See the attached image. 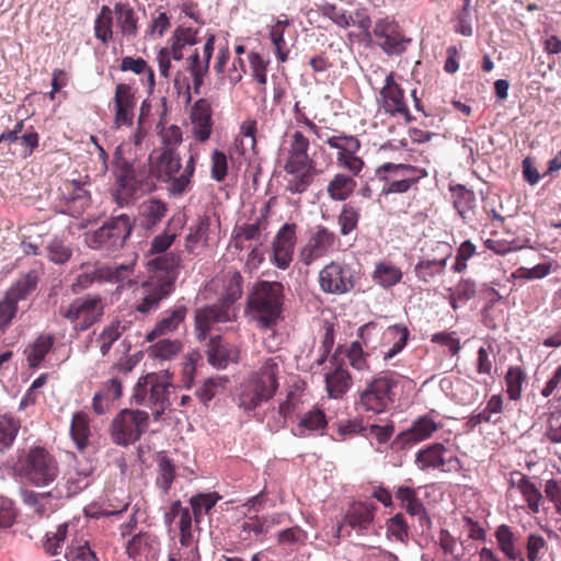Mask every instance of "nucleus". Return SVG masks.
Wrapping results in <instances>:
<instances>
[{
    "label": "nucleus",
    "instance_id": "1",
    "mask_svg": "<svg viewBox=\"0 0 561 561\" xmlns=\"http://www.w3.org/2000/svg\"><path fill=\"white\" fill-rule=\"evenodd\" d=\"M114 186L112 197L121 206H128L152 192L154 176L149 162L130 157V144H121L113 156Z\"/></svg>",
    "mask_w": 561,
    "mask_h": 561
},
{
    "label": "nucleus",
    "instance_id": "2",
    "mask_svg": "<svg viewBox=\"0 0 561 561\" xmlns=\"http://www.w3.org/2000/svg\"><path fill=\"white\" fill-rule=\"evenodd\" d=\"M243 277L238 271H228L222 277L221 297L213 305L195 311V331L198 341L206 340L210 330L218 323L232 322L237 318L234 302L243 294Z\"/></svg>",
    "mask_w": 561,
    "mask_h": 561
},
{
    "label": "nucleus",
    "instance_id": "3",
    "mask_svg": "<svg viewBox=\"0 0 561 561\" xmlns=\"http://www.w3.org/2000/svg\"><path fill=\"white\" fill-rule=\"evenodd\" d=\"M285 287L280 282L259 280L249 290L245 316L261 330H270L283 320Z\"/></svg>",
    "mask_w": 561,
    "mask_h": 561
},
{
    "label": "nucleus",
    "instance_id": "4",
    "mask_svg": "<svg viewBox=\"0 0 561 561\" xmlns=\"http://www.w3.org/2000/svg\"><path fill=\"white\" fill-rule=\"evenodd\" d=\"M310 141L300 130L289 136L283 170L285 191L291 195L306 193L318 173L316 161L309 154Z\"/></svg>",
    "mask_w": 561,
    "mask_h": 561
},
{
    "label": "nucleus",
    "instance_id": "5",
    "mask_svg": "<svg viewBox=\"0 0 561 561\" xmlns=\"http://www.w3.org/2000/svg\"><path fill=\"white\" fill-rule=\"evenodd\" d=\"M12 470L15 478L34 488L49 486L60 476L56 456L39 445L18 449Z\"/></svg>",
    "mask_w": 561,
    "mask_h": 561
},
{
    "label": "nucleus",
    "instance_id": "6",
    "mask_svg": "<svg viewBox=\"0 0 561 561\" xmlns=\"http://www.w3.org/2000/svg\"><path fill=\"white\" fill-rule=\"evenodd\" d=\"M279 373L280 360L277 357L265 359L260 368L241 385L239 407L245 411H252L271 400L278 389Z\"/></svg>",
    "mask_w": 561,
    "mask_h": 561
},
{
    "label": "nucleus",
    "instance_id": "7",
    "mask_svg": "<svg viewBox=\"0 0 561 561\" xmlns=\"http://www.w3.org/2000/svg\"><path fill=\"white\" fill-rule=\"evenodd\" d=\"M402 376L394 370H382L376 374L359 392L356 407L360 411L381 414L394 403L397 388Z\"/></svg>",
    "mask_w": 561,
    "mask_h": 561
},
{
    "label": "nucleus",
    "instance_id": "8",
    "mask_svg": "<svg viewBox=\"0 0 561 561\" xmlns=\"http://www.w3.org/2000/svg\"><path fill=\"white\" fill-rule=\"evenodd\" d=\"M172 387L168 373H149L141 376L134 387L131 402L151 409L154 421H160L170 409L169 388Z\"/></svg>",
    "mask_w": 561,
    "mask_h": 561
},
{
    "label": "nucleus",
    "instance_id": "9",
    "mask_svg": "<svg viewBox=\"0 0 561 561\" xmlns=\"http://www.w3.org/2000/svg\"><path fill=\"white\" fill-rule=\"evenodd\" d=\"M196 156L191 153L182 168L181 156L173 149L160 150L154 162L156 178L168 183V191L172 195H182L191 184L195 172Z\"/></svg>",
    "mask_w": 561,
    "mask_h": 561
},
{
    "label": "nucleus",
    "instance_id": "10",
    "mask_svg": "<svg viewBox=\"0 0 561 561\" xmlns=\"http://www.w3.org/2000/svg\"><path fill=\"white\" fill-rule=\"evenodd\" d=\"M375 175L382 182L381 194H404L417 188L419 182L428 175L426 169L408 163L385 162L375 170Z\"/></svg>",
    "mask_w": 561,
    "mask_h": 561
},
{
    "label": "nucleus",
    "instance_id": "11",
    "mask_svg": "<svg viewBox=\"0 0 561 561\" xmlns=\"http://www.w3.org/2000/svg\"><path fill=\"white\" fill-rule=\"evenodd\" d=\"M134 228V220L126 214L111 217L88 238V244L94 250L115 252L122 249Z\"/></svg>",
    "mask_w": 561,
    "mask_h": 561
},
{
    "label": "nucleus",
    "instance_id": "12",
    "mask_svg": "<svg viewBox=\"0 0 561 561\" xmlns=\"http://www.w3.org/2000/svg\"><path fill=\"white\" fill-rule=\"evenodd\" d=\"M105 309L104 298L88 294L73 299L68 306H60L59 314L68 320L76 331H87L99 322Z\"/></svg>",
    "mask_w": 561,
    "mask_h": 561
},
{
    "label": "nucleus",
    "instance_id": "13",
    "mask_svg": "<svg viewBox=\"0 0 561 561\" xmlns=\"http://www.w3.org/2000/svg\"><path fill=\"white\" fill-rule=\"evenodd\" d=\"M149 426V414L142 410L124 409L111 423L112 442L118 446H128L140 439Z\"/></svg>",
    "mask_w": 561,
    "mask_h": 561
},
{
    "label": "nucleus",
    "instance_id": "14",
    "mask_svg": "<svg viewBox=\"0 0 561 561\" xmlns=\"http://www.w3.org/2000/svg\"><path fill=\"white\" fill-rule=\"evenodd\" d=\"M339 234L329 227L319 224L309 229L306 243L300 248L298 257L305 266L328 256L339 249Z\"/></svg>",
    "mask_w": 561,
    "mask_h": 561
},
{
    "label": "nucleus",
    "instance_id": "15",
    "mask_svg": "<svg viewBox=\"0 0 561 561\" xmlns=\"http://www.w3.org/2000/svg\"><path fill=\"white\" fill-rule=\"evenodd\" d=\"M320 289L330 295H344L355 287V271L350 264L331 261L319 272Z\"/></svg>",
    "mask_w": 561,
    "mask_h": 561
},
{
    "label": "nucleus",
    "instance_id": "16",
    "mask_svg": "<svg viewBox=\"0 0 561 561\" xmlns=\"http://www.w3.org/2000/svg\"><path fill=\"white\" fill-rule=\"evenodd\" d=\"M324 142L336 152L337 167L347 170L353 176H358L365 168V161L357 156L360 140L354 135L340 134L328 137Z\"/></svg>",
    "mask_w": 561,
    "mask_h": 561
},
{
    "label": "nucleus",
    "instance_id": "17",
    "mask_svg": "<svg viewBox=\"0 0 561 561\" xmlns=\"http://www.w3.org/2000/svg\"><path fill=\"white\" fill-rule=\"evenodd\" d=\"M375 44L387 55H400L405 51L411 38L407 37L399 23L390 16L378 19L371 31Z\"/></svg>",
    "mask_w": 561,
    "mask_h": 561
},
{
    "label": "nucleus",
    "instance_id": "18",
    "mask_svg": "<svg viewBox=\"0 0 561 561\" xmlns=\"http://www.w3.org/2000/svg\"><path fill=\"white\" fill-rule=\"evenodd\" d=\"M377 102L379 107L389 116L403 117L408 123L412 121V116L404 98V91L396 82L393 72H389L386 76L385 84L379 91Z\"/></svg>",
    "mask_w": 561,
    "mask_h": 561
},
{
    "label": "nucleus",
    "instance_id": "19",
    "mask_svg": "<svg viewBox=\"0 0 561 561\" xmlns=\"http://www.w3.org/2000/svg\"><path fill=\"white\" fill-rule=\"evenodd\" d=\"M214 44L215 36L209 35L203 46L202 55L197 51V49H195L194 53L186 58V69L192 77V85L188 82H186L185 84L187 103L191 102L192 99L191 89H193L195 94L201 93V88L204 84V79L209 70V62L214 53Z\"/></svg>",
    "mask_w": 561,
    "mask_h": 561
},
{
    "label": "nucleus",
    "instance_id": "20",
    "mask_svg": "<svg viewBox=\"0 0 561 561\" xmlns=\"http://www.w3.org/2000/svg\"><path fill=\"white\" fill-rule=\"evenodd\" d=\"M173 290V280L171 277L151 276L142 283L140 291L141 297L138 300L135 310L141 314H148L156 311L163 299Z\"/></svg>",
    "mask_w": 561,
    "mask_h": 561
},
{
    "label": "nucleus",
    "instance_id": "21",
    "mask_svg": "<svg viewBox=\"0 0 561 561\" xmlns=\"http://www.w3.org/2000/svg\"><path fill=\"white\" fill-rule=\"evenodd\" d=\"M60 211L70 216H79L89 206V194L80 182L64 181L57 192Z\"/></svg>",
    "mask_w": 561,
    "mask_h": 561
},
{
    "label": "nucleus",
    "instance_id": "22",
    "mask_svg": "<svg viewBox=\"0 0 561 561\" xmlns=\"http://www.w3.org/2000/svg\"><path fill=\"white\" fill-rule=\"evenodd\" d=\"M297 229L295 222L284 224L272 242L273 263L280 270H287L294 257L297 243Z\"/></svg>",
    "mask_w": 561,
    "mask_h": 561
},
{
    "label": "nucleus",
    "instance_id": "23",
    "mask_svg": "<svg viewBox=\"0 0 561 561\" xmlns=\"http://www.w3.org/2000/svg\"><path fill=\"white\" fill-rule=\"evenodd\" d=\"M439 257L425 255L414 266V274L420 282L430 283L436 276L445 274L448 260L453 255V247L448 242L437 241Z\"/></svg>",
    "mask_w": 561,
    "mask_h": 561
},
{
    "label": "nucleus",
    "instance_id": "24",
    "mask_svg": "<svg viewBox=\"0 0 561 561\" xmlns=\"http://www.w3.org/2000/svg\"><path fill=\"white\" fill-rule=\"evenodd\" d=\"M136 107V98L133 89L127 83H118L115 88L113 99L114 127L131 126L134 121V111Z\"/></svg>",
    "mask_w": 561,
    "mask_h": 561
},
{
    "label": "nucleus",
    "instance_id": "25",
    "mask_svg": "<svg viewBox=\"0 0 561 561\" xmlns=\"http://www.w3.org/2000/svg\"><path fill=\"white\" fill-rule=\"evenodd\" d=\"M123 381L121 376H112L101 383L92 398V410L96 415L107 413L113 408L115 401L122 398Z\"/></svg>",
    "mask_w": 561,
    "mask_h": 561
},
{
    "label": "nucleus",
    "instance_id": "26",
    "mask_svg": "<svg viewBox=\"0 0 561 561\" xmlns=\"http://www.w3.org/2000/svg\"><path fill=\"white\" fill-rule=\"evenodd\" d=\"M331 369L325 374V389L330 398L341 399L352 386V376L336 354L330 358Z\"/></svg>",
    "mask_w": 561,
    "mask_h": 561
},
{
    "label": "nucleus",
    "instance_id": "27",
    "mask_svg": "<svg viewBox=\"0 0 561 561\" xmlns=\"http://www.w3.org/2000/svg\"><path fill=\"white\" fill-rule=\"evenodd\" d=\"M213 110L207 99H198L192 106L190 118L193 126L195 139L205 142L209 139L213 130Z\"/></svg>",
    "mask_w": 561,
    "mask_h": 561
},
{
    "label": "nucleus",
    "instance_id": "28",
    "mask_svg": "<svg viewBox=\"0 0 561 561\" xmlns=\"http://www.w3.org/2000/svg\"><path fill=\"white\" fill-rule=\"evenodd\" d=\"M396 499L399 505L411 516H417L421 526L431 527L432 520L426 507L417 496L416 489L410 486H398L396 490Z\"/></svg>",
    "mask_w": 561,
    "mask_h": 561
},
{
    "label": "nucleus",
    "instance_id": "29",
    "mask_svg": "<svg viewBox=\"0 0 561 561\" xmlns=\"http://www.w3.org/2000/svg\"><path fill=\"white\" fill-rule=\"evenodd\" d=\"M126 551L133 559L144 557L146 561H157L160 552V541L157 536L150 533H139L128 540Z\"/></svg>",
    "mask_w": 561,
    "mask_h": 561
},
{
    "label": "nucleus",
    "instance_id": "30",
    "mask_svg": "<svg viewBox=\"0 0 561 561\" xmlns=\"http://www.w3.org/2000/svg\"><path fill=\"white\" fill-rule=\"evenodd\" d=\"M410 331L405 325L394 324L388 327L381 337V354L385 362L398 355L407 345Z\"/></svg>",
    "mask_w": 561,
    "mask_h": 561
},
{
    "label": "nucleus",
    "instance_id": "31",
    "mask_svg": "<svg viewBox=\"0 0 561 561\" xmlns=\"http://www.w3.org/2000/svg\"><path fill=\"white\" fill-rule=\"evenodd\" d=\"M447 448L442 443H434L423 449H420L415 456V465L422 471L428 469H440L445 471L444 467L447 462L455 460L458 462L457 457L446 458Z\"/></svg>",
    "mask_w": 561,
    "mask_h": 561
},
{
    "label": "nucleus",
    "instance_id": "32",
    "mask_svg": "<svg viewBox=\"0 0 561 561\" xmlns=\"http://www.w3.org/2000/svg\"><path fill=\"white\" fill-rule=\"evenodd\" d=\"M77 524L72 520L62 522L48 530L43 540L42 548L49 556H58L62 552L67 540L76 534Z\"/></svg>",
    "mask_w": 561,
    "mask_h": 561
},
{
    "label": "nucleus",
    "instance_id": "33",
    "mask_svg": "<svg viewBox=\"0 0 561 561\" xmlns=\"http://www.w3.org/2000/svg\"><path fill=\"white\" fill-rule=\"evenodd\" d=\"M187 308L183 305L165 310L154 328L147 334V341L152 342L159 336L168 335L178 330L186 318Z\"/></svg>",
    "mask_w": 561,
    "mask_h": 561
},
{
    "label": "nucleus",
    "instance_id": "34",
    "mask_svg": "<svg viewBox=\"0 0 561 561\" xmlns=\"http://www.w3.org/2000/svg\"><path fill=\"white\" fill-rule=\"evenodd\" d=\"M56 335L51 332L39 333L24 350L27 364L31 368H37L53 351Z\"/></svg>",
    "mask_w": 561,
    "mask_h": 561
},
{
    "label": "nucleus",
    "instance_id": "35",
    "mask_svg": "<svg viewBox=\"0 0 561 561\" xmlns=\"http://www.w3.org/2000/svg\"><path fill=\"white\" fill-rule=\"evenodd\" d=\"M376 505L367 502H354L344 515V524L363 533L368 529L375 518Z\"/></svg>",
    "mask_w": 561,
    "mask_h": 561
},
{
    "label": "nucleus",
    "instance_id": "36",
    "mask_svg": "<svg viewBox=\"0 0 561 561\" xmlns=\"http://www.w3.org/2000/svg\"><path fill=\"white\" fill-rule=\"evenodd\" d=\"M510 484L512 488H516L520 492L523 499L528 505V508L533 513L539 512L542 494L528 476L519 471H514L511 473Z\"/></svg>",
    "mask_w": 561,
    "mask_h": 561
},
{
    "label": "nucleus",
    "instance_id": "37",
    "mask_svg": "<svg viewBox=\"0 0 561 561\" xmlns=\"http://www.w3.org/2000/svg\"><path fill=\"white\" fill-rule=\"evenodd\" d=\"M356 176H353L350 172L336 173L328 182L327 194L333 202H345L355 192L357 187Z\"/></svg>",
    "mask_w": 561,
    "mask_h": 561
},
{
    "label": "nucleus",
    "instance_id": "38",
    "mask_svg": "<svg viewBox=\"0 0 561 561\" xmlns=\"http://www.w3.org/2000/svg\"><path fill=\"white\" fill-rule=\"evenodd\" d=\"M438 428L439 424L430 414L422 415L401 434V438L407 444H416L432 437Z\"/></svg>",
    "mask_w": 561,
    "mask_h": 561
},
{
    "label": "nucleus",
    "instance_id": "39",
    "mask_svg": "<svg viewBox=\"0 0 561 561\" xmlns=\"http://www.w3.org/2000/svg\"><path fill=\"white\" fill-rule=\"evenodd\" d=\"M113 14L116 26L126 38H134L138 33V18L135 10L128 3L117 2L114 4Z\"/></svg>",
    "mask_w": 561,
    "mask_h": 561
},
{
    "label": "nucleus",
    "instance_id": "40",
    "mask_svg": "<svg viewBox=\"0 0 561 561\" xmlns=\"http://www.w3.org/2000/svg\"><path fill=\"white\" fill-rule=\"evenodd\" d=\"M91 484V477L88 472L72 471L68 472L62 483H58L53 492L56 497H72L87 489Z\"/></svg>",
    "mask_w": 561,
    "mask_h": 561
},
{
    "label": "nucleus",
    "instance_id": "41",
    "mask_svg": "<svg viewBox=\"0 0 561 561\" xmlns=\"http://www.w3.org/2000/svg\"><path fill=\"white\" fill-rule=\"evenodd\" d=\"M42 274V268L31 270L12 284L5 294L16 304L25 300L36 290Z\"/></svg>",
    "mask_w": 561,
    "mask_h": 561
},
{
    "label": "nucleus",
    "instance_id": "42",
    "mask_svg": "<svg viewBox=\"0 0 561 561\" xmlns=\"http://www.w3.org/2000/svg\"><path fill=\"white\" fill-rule=\"evenodd\" d=\"M91 435L89 415L83 411L76 412L71 417L70 436L79 451H83L90 445Z\"/></svg>",
    "mask_w": 561,
    "mask_h": 561
},
{
    "label": "nucleus",
    "instance_id": "43",
    "mask_svg": "<svg viewBox=\"0 0 561 561\" xmlns=\"http://www.w3.org/2000/svg\"><path fill=\"white\" fill-rule=\"evenodd\" d=\"M403 273L399 266H397L390 260H382L375 265V270L371 274L373 280L380 287L388 289L402 280Z\"/></svg>",
    "mask_w": 561,
    "mask_h": 561
},
{
    "label": "nucleus",
    "instance_id": "44",
    "mask_svg": "<svg viewBox=\"0 0 561 561\" xmlns=\"http://www.w3.org/2000/svg\"><path fill=\"white\" fill-rule=\"evenodd\" d=\"M167 204L151 198L142 203L140 208V225L142 228L150 230L156 227L167 215Z\"/></svg>",
    "mask_w": 561,
    "mask_h": 561
},
{
    "label": "nucleus",
    "instance_id": "45",
    "mask_svg": "<svg viewBox=\"0 0 561 561\" xmlns=\"http://www.w3.org/2000/svg\"><path fill=\"white\" fill-rule=\"evenodd\" d=\"M370 328H375V324L371 322L363 325L359 329V336L363 340V343H360L358 341H354L351 343V345L348 346V348L346 351V357L348 359L350 365L354 369L359 370V371L369 369V365L367 362L368 354L364 352L363 344L365 346L368 345L367 341L365 340L364 333H365V331L369 330Z\"/></svg>",
    "mask_w": 561,
    "mask_h": 561
},
{
    "label": "nucleus",
    "instance_id": "46",
    "mask_svg": "<svg viewBox=\"0 0 561 561\" xmlns=\"http://www.w3.org/2000/svg\"><path fill=\"white\" fill-rule=\"evenodd\" d=\"M176 478V466L174 462L163 454H160L157 459V488L167 495L172 488L173 481Z\"/></svg>",
    "mask_w": 561,
    "mask_h": 561
},
{
    "label": "nucleus",
    "instance_id": "47",
    "mask_svg": "<svg viewBox=\"0 0 561 561\" xmlns=\"http://www.w3.org/2000/svg\"><path fill=\"white\" fill-rule=\"evenodd\" d=\"M96 273L99 282L125 283L129 282L134 273V264H99Z\"/></svg>",
    "mask_w": 561,
    "mask_h": 561
},
{
    "label": "nucleus",
    "instance_id": "48",
    "mask_svg": "<svg viewBox=\"0 0 561 561\" xmlns=\"http://www.w3.org/2000/svg\"><path fill=\"white\" fill-rule=\"evenodd\" d=\"M209 226V217L203 216L199 217L196 222L190 227V232L185 237L184 245L188 253H194L197 247L207 244Z\"/></svg>",
    "mask_w": 561,
    "mask_h": 561
},
{
    "label": "nucleus",
    "instance_id": "49",
    "mask_svg": "<svg viewBox=\"0 0 561 561\" xmlns=\"http://www.w3.org/2000/svg\"><path fill=\"white\" fill-rule=\"evenodd\" d=\"M504 381L508 399L519 401L523 394V386L527 381L525 369L520 366H510L504 376Z\"/></svg>",
    "mask_w": 561,
    "mask_h": 561
},
{
    "label": "nucleus",
    "instance_id": "50",
    "mask_svg": "<svg viewBox=\"0 0 561 561\" xmlns=\"http://www.w3.org/2000/svg\"><path fill=\"white\" fill-rule=\"evenodd\" d=\"M360 210L352 203H344L336 217L340 234L346 237L358 228Z\"/></svg>",
    "mask_w": 561,
    "mask_h": 561
},
{
    "label": "nucleus",
    "instance_id": "51",
    "mask_svg": "<svg viewBox=\"0 0 561 561\" xmlns=\"http://www.w3.org/2000/svg\"><path fill=\"white\" fill-rule=\"evenodd\" d=\"M220 495L217 492L198 493L190 499V505L192 508L193 517L196 524L202 522L204 515L209 514L211 508L220 500Z\"/></svg>",
    "mask_w": 561,
    "mask_h": 561
},
{
    "label": "nucleus",
    "instance_id": "52",
    "mask_svg": "<svg viewBox=\"0 0 561 561\" xmlns=\"http://www.w3.org/2000/svg\"><path fill=\"white\" fill-rule=\"evenodd\" d=\"M126 330V322L121 320H114L103 328L99 336L100 352L103 356L110 353L112 345L124 334Z\"/></svg>",
    "mask_w": 561,
    "mask_h": 561
},
{
    "label": "nucleus",
    "instance_id": "53",
    "mask_svg": "<svg viewBox=\"0 0 561 561\" xmlns=\"http://www.w3.org/2000/svg\"><path fill=\"white\" fill-rule=\"evenodd\" d=\"M290 26L288 20H276V22L270 28V38L275 47L277 59L282 62L288 58L289 49L284 39V33L287 27Z\"/></svg>",
    "mask_w": 561,
    "mask_h": 561
},
{
    "label": "nucleus",
    "instance_id": "54",
    "mask_svg": "<svg viewBox=\"0 0 561 561\" xmlns=\"http://www.w3.org/2000/svg\"><path fill=\"white\" fill-rule=\"evenodd\" d=\"M65 558L68 561H100L95 550L88 540L72 539L67 546Z\"/></svg>",
    "mask_w": 561,
    "mask_h": 561
},
{
    "label": "nucleus",
    "instance_id": "55",
    "mask_svg": "<svg viewBox=\"0 0 561 561\" xmlns=\"http://www.w3.org/2000/svg\"><path fill=\"white\" fill-rule=\"evenodd\" d=\"M113 10L103 5L94 21V35L103 44H107L113 37Z\"/></svg>",
    "mask_w": 561,
    "mask_h": 561
},
{
    "label": "nucleus",
    "instance_id": "56",
    "mask_svg": "<svg viewBox=\"0 0 561 561\" xmlns=\"http://www.w3.org/2000/svg\"><path fill=\"white\" fill-rule=\"evenodd\" d=\"M181 257L175 253H167L150 261V265L157 271L153 276H169L174 282L175 271L179 267Z\"/></svg>",
    "mask_w": 561,
    "mask_h": 561
},
{
    "label": "nucleus",
    "instance_id": "57",
    "mask_svg": "<svg viewBox=\"0 0 561 561\" xmlns=\"http://www.w3.org/2000/svg\"><path fill=\"white\" fill-rule=\"evenodd\" d=\"M207 355L208 362L217 368H225L230 362V352L220 335L210 339Z\"/></svg>",
    "mask_w": 561,
    "mask_h": 561
},
{
    "label": "nucleus",
    "instance_id": "58",
    "mask_svg": "<svg viewBox=\"0 0 561 561\" xmlns=\"http://www.w3.org/2000/svg\"><path fill=\"white\" fill-rule=\"evenodd\" d=\"M495 538L501 551L510 559L518 558V549L516 548V537L507 525H501L495 530Z\"/></svg>",
    "mask_w": 561,
    "mask_h": 561
},
{
    "label": "nucleus",
    "instance_id": "59",
    "mask_svg": "<svg viewBox=\"0 0 561 561\" xmlns=\"http://www.w3.org/2000/svg\"><path fill=\"white\" fill-rule=\"evenodd\" d=\"M327 424L328 422L323 411L314 408L305 413L300 419L297 425L298 435L306 436L307 432L323 430L327 427Z\"/></svg>",
    "mask_w": 561,
    "mask_h": 561
},
{
    "label": "nucleus",
    "instance_id": "60",
    "mask_svg": "<svg viewBox=\"0 0 561 561\" xmlns=\"http://www.w3.org/2000/svg\"><path fill=\"white\" fill-rule=\"evenodd\" d=\"M183 344L179 340L162 339L149 347L150 356L162 360H171L181 352Z\"/></svg>",
    "mask_w": 561,
    "mask_h": 561
},
{
    "label": "nucleus",
    "instance_id": "61",
    "mask_svg": "<svg viewBox=\"0 0 561 561\" xmlns=\"http://www.w3.org/2000/svg\"><path fill=\"white\" fill-rule=\"evenodd\" d=\"M96 266H99V264H91L89 262L80 265L79 268L83 272L77 275L70 286L73 294H80L90 288L95 282H99Z\"/></svg>",
    "mask_w": 561,
    "mask_h": 561
},
{
    "label": "nucleus",
    "instance_id": "62",
    "mask_svg": "<svg viewBox=\"0 0 561 561\" xmlns=\"http://www.w3.org/2000/svg\"><path fill=\"white\" fill-rule=\"evenodd\" d=\"M267 213L268 207H265L264 213L261 216L256 217L254 222L244 224L237 228L236 230V239H244V240H257L261 236L262 230H265L267 225Z\"/></svg>",
    "mask_w": 561,
    "mask_h": 561
},
{
    "label": "nucleus",
    "instance_id": "63",
    "mask_svg": "<svg viewBox=\"0 0 561 561\" xmlns=\"http://www.w3.org/2000/svg\"><path fill=\"white\" fill-rule=\"evenodd\" d=\"M20 430V422L12 416H0V453L9 449Z\"/></svg>",
    "mask_w": 561,
    "mask_h": 561
},
{
    "label": "nucleus",
    "instance_id": "64",
    "mask_svg": "<svg viewBox=\"0 0 561 561\" xmlns=\"http://www.w3.org/2000/svg\"><path fill=\"white\" fill-rule=\"evenodd\" d=\"M526 557L528 561H539L548 550V542L538 533H531L526 538Z\"/></svg>",
    "mask_w": 561,
    "mask_h": 561
}]
</instances>
